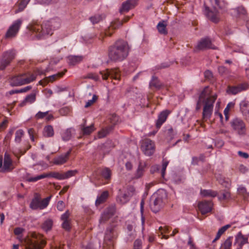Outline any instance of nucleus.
I'll list each match as a JSON object with an SVG mask.
<instances>
[{
  "label": "nucleus",
  "instance_id": "7c9ffc66",
  "mask_svg": "<svg viewBox=\"0 0 249 249\" xmlns=\"http://www.w3.org/2000/svg\"><path fill=\"white\" fill-rule=\"evenodd\" d=\"M66 71V70H65L64 72H58L55 74L52 75L48 77H46L44 80V85H47L50 82H53L57 78L62 77L64 75Z\"/></svg>",
  "mask_w": 249,
  "mask_h": 249
},
{
  "label": "nucleus",
  "instance_id": "6e6d98bb",
  "mask_svg": "<svg viewBox=\"0 0 249 249\" xmlns=\"http://www.w3.org/2000/svg\"><path fill=\"white\" fill-rule=\"evenodd\" d=\"M135 194V189L133 186H129L127 188V194H125L126 196L131 197Z\"/></svg>",
  "mask_w": 249,
  "mask_h": 249
},
{
  "label": "nucleus",
  "instance_id": "4d7b16f0",
  "mask_svg": "<svg viewBox=\"0 0 249 249\" xmlns=\"http://www.w3.org/2000/svg\"><path fill=\"white\" fill-rule=\"evenodd\" d=\"M238 192L239 195H242L244 196V199H246L248 196V195L247 193L246 189L244 187H239L238 188Z\"/></svg>",
  "mask_w": 249,
  "mask_h": 249
},
{
  "label": "nucleus",
  "instance_id": "aec40b11",
  "mask_svg": "<svg viewBox=\"0 0 249 249\" xmlns=\"http://www.w3.org/2000/svg\"><path fill=\"white\" fill-rule=\"evenodd\" d=\"M86 121L84 120V123L80 125V127L82 133L84 135H88L90 134L95 130L94 124H91L90 125L86 126Z\"/></svg>",
  "mask_w": 249,
  "mask_h": 249
},
{
  "label": "nucleus",
  "instance_id": "e433bc0d",
  "mask_svg": "<svg viewBox=\"0 0 249 249\" xmlns=\"http://www.w3.org/2000/svg\"><path fill=\"white\" fill-rule=\"evenodd\" d=\"M138 0H127L125 1V13L134 8L137 5Z\"/></svg>",
  "mask_w": 249,
  "mask_h": 249
},
{
  "label": "nucleus",
  "instance_id": "bf43d9fd",
  "mask_svg": "<svg viewBox=\"0 0 249 249\" xmlns=\"http://www.w3.org/2000/svg\"><path fill=\"white\" fill-rule=\"evenodd\" d=\"M85 78L91 79L95 81H97L99 79L98 75L96 73H89L85 76Z\"/></svg>",
  "mask_w": 249,
  "mask_h": 249
},
{
  "label": "nucleus",
  "instance_id": "473e14b6",
  "mask_svg": "<svg viewBox=\"0 0 249 249\" xmlns=\"http://www.w3.org/2000/svg\"><path fill=\"white\" fill-rule=\"evenodd\" d=\"M113 129V126L110 125L103 128L98 132V137L99 138H102L107 136L109 132Z\"/></svg>",
  "mask_w": 249,
  "mask_h": 249
},
{
  "label": "nucleus",
  "instance_id": "a19ab883",
  "mask_svg": "<svg viewBox=\"0 0 249 249\" xmlns=\"http://www.w3.org/2000/svg\"><path fill=\"white\" fill-rule=\"evenodd\" d=\"M145 163H142V162H140L139 165L138 166V168L137 169L136 175H135V178H140L143 174V169L144 168L145 166Z\"/></svg>",
  "mask_w": 249,
  "mask_h": 249
},
{
  "label": "nucleus",
  "instance_id": "1a4fd4ad",
  "mask_svg": "<svg viewBox=\"0 0 249 249\" xmlns=\"http://www.w3.org/2000/svg\"><path fill=\"white\" fill-rule=\"evenodd\" d=\"M22 23V20L21 19H18L15 21L7 30L5 34V38H9L15 37L19 31Z\"/></svg>",
  "mask_w": 249,
  "mask_h": 249
},
{
  "label": "nucleus",
  "instance_id": "4c0bfd02",
  "mask_svg": "<svg viewBox=\"0 0 249 249\" xmlns=\"http://www.w3.org/2000/svg\"><path fill=\"white\" fill-rule=\"evenodd\" d=\"M115 236L114 233V229L113 228H107L106 231L105 239L111 241Z\"/></svg>",
  "mask_w": 249,
  "mask_h": 249
},
{
  "label": "nucleus",
  "instance_id": "8fccbe9b",
  "mask_svg": "<svg viewBox=\"0 0 249 249\" xmlns=\"http://www.w3.org/2000/svg\"><path fill=\"white\" fill-rule=\"evenodd\" d=\"M12 164V160L10 157H4L3 168L6 170H8Z\"/></svg>",
  "mask_w": 249,
  "mask_h": 249
},
{
  "label": "nucleus",
  "instance_id": "ea45409f",
  "mask_svg": "<svg viewBox=\"0 0 249 249\" xmlns=\"http://www.w3.org/2000/svg\"><path fill=\"white\" fill-rule=\"evenodd\" d=\"M211 91L208 87H206L203 90L201 91L199 95V100H203L204 101L205 99L208 97L210 96Z\"/></svg>",
  "mask_w": 249,
  "mask_h": 249
},
{
  "label": "nucleus",
  "instance_id": "2f4dec72",
  "mask_svg": "<svg viewBox=\"0 0 249 249\" xmlns=\"http://www.w3.org/2000/svg\"><path fill=\"white\" fill-rule=\"evenodd\" d=\"M200 194L203 197H214L217 196L218 193L213 190L201 189Z\"/></svg>",
  "mask_w": 249,
  "mask_h": 249
},
{
  "label": "nucleus",
  "instance_id": "72a5a7b5",
  "mask_svg": "<svg viewBox=\"0 0 249 249\" xmlns=\"http://www.w3.org/2000/svg\"><path fill=\"white\" fill-rule=\"evenodd\" d=\"M81 56H70L68 57V63L70 65H75L82 60Z\"/></svg>",
  "mask_w": 249,
  "mask_h": 249
},
{
  "label": "nucleus",
  "instance_id": "f257e3e1",
  "mask_svg": "<svg viewBox=\"0 0 249 249\" xmlns=\"http://www.w3.org/2000/svg\"><path fill=\"white\" fill-rule=\"evenodd\" d=\"M60 25V20L58 18H54L45 21L41 25L38 24L31 25L29 26V29L32 32L33 37L40 39L44 38L46 35H52L53 31L58 29Z\"/></svg>",
  "mask_w": 249,
  "mask_h": 249
},
{
  "label": "nucleus",
  "instance_id": "c9c22d12",
  "mask_svg": "<svg viewBox=\"0 0 249 249\" xmlns=\"http://www.w3.org/2000/svg\"><path fill=\"white\" fill-rule=\"evenodd\" d=\"M231 227V225L228 224L221 227L218 231L216 237L213 240V242H214L220 238L221 236L229 228Z\"/></svg>",
  "mask_w": 249,
  "mask_h": 249
},
{
  "label": "nucleus",
  "instance_id": "680f3d73",
  "mask_svg": "<svg viewBox=\"0 0 249 249\" xmlns=\"http://www.w3.org/2000/svg\"><path fill=\"white\" fill-rule=\"evenodd\" d=\"M25 230L23 228L18 227L14 229V233L16 235H22V233Z\"/></svg>",
  "mask_w": 249,
  "mask_h": 249
},
{
  "label": "nucleus",
  "instance_id": "13d9d810",
  "mask_svg": "<svg viewBox=\"0 0 249 249\" xmlns=\"http://www.w3.org/2000/svg\"><path fill=\"white\" fill-rule=\"evenodd\" d=\"M97 99L98 96L95 94L93 95L92 99L88 100V101L86 103L85 106V107L88 108L90 106H91L94 103H95Z\"/></svg>",
  "mask_w": 249,
  "mask_h": 249
},
{
  "label": "nucleus",
  "instance_id": "5701e85b",
  "mask_svg": "<svg viewBox=\"0 0 249 249\" xmlns=\"http://www.w3.org/2000/svg\"><path fill=\"white\" fill-rule=\"evenodd\" d=\"M112 72V71L109 70L108 69L106 70L105 71H100V73L102 75V78L104 80L107 79L108 77H110L111 78H114L115 79H119L120 75L118 74H116L114 76Z\"/></svg>",
  "mask_w": 249,
  "mask_h": 249
},
{
  "label": "nucleus",
  "instance_id": "0e129e2a",
  "mask_svg": "<svg viewBox=\"0 0 249 249\" xmlns=\"http://www.w3.org/2000/svg\"><path fill=\"white\" fill-rule=\"evenodd\" d=\"M142 242L141 240L137 239L134 243V249H141Z\"/></svg>",
  "mask_w": 249,
  "mask_h": 249
},
{
  "label": "nucleus",
  "instance_id": "4468645a",
  "mask_svg": "<svg viewBox=\"0 0 249 249\" xmlns=\"http://www.w3.org/2000/svg\"><path fill=\"white\" fill-rule=\"evenodd\" d=\"M205 14L212 22L217 23L219 21V15L218 11L214 7L213 10H210L208 7H205Z\"/></svg>",
  "mask_w": 249,
  "mask_h": 249
},
{
  "label": "nucleus",
  "instance_id": "5fc2aeb1",
  "mask_svg": "<svg viewBox=\"0 0 249 249\" xmlns=\"http://www.w3.org/2000/svg\"><path fill=\"white\" fill-rule=\"evenodd\" d=\"M231 197V194L228 191H224L222 194V196H219L218 198L220 200H229Z\"/></svg>",
  "mask_w": 249,
  "mask_h": 249
},
{
  "label": "nucleus",
  "instance_id": "c03bdc74",
  "mask_svg": "<svg viewBox=\"0 0 249 249\" xmlns=\"http://www.w3.org/2000/svg\"><path fill=\"white\" fill-rule=\"evenodd\" d=\"M102 176L106 179H109L110 178L111 172V170L108 168H103L101 171Z\"/></svg>",
  "mask_w": 249,
  "mask_h": 249
},
{
  "label": "nucleus",
  "instance_id": "e2e57ef3",
  "mask_svg": "<svg viewBox=\"0 0 249 249\" xmlns=\"http://www.w3.org/2000/svg\"><path fill=\"white\" fill-rule=\"evenodd\" d=\"M62 228L66 231H69L71 229L70 220L64 221L62 224Z\"/></svg>",
  "mask_w": 249,
  "mask_h": 249
},
{
  "label": "nucleus",
  "instance_id": "f3484780",
  "mask_svg": "<svg viewBox=\"0 0 249 249\" xmlns=\"http://www.w3.org/2000/svg\"><path fill=\"white\" fill-rule=\"evenodd\" d=\"M171 111L168 109H166L161 111L158 115V118L156 123V126L157 128L159 129L162 124L166 121L168 115L170 114Z\"/></svg>",
  "mask_w": 249,
  "mask_h": 249
},
{
  "label": "nucleus",
  "instance_id": "9b49d317",
  "mask_svg": "<svg viewBox=\"0 0 249 249\" xmlns=\"http://www.w3.org/2000/svg\"><path fill=\"white\" fill-rule=\"evenodd\" d=\"M50 177L62 180V174L56 172H51L47 173H43L35 177L28 178H27V181L28 182H36L39 179Z\"/></svg>",
  "mask_w": 249,
  "mask_h": 249
},
{
  "label": "nucleus",
  "instance_id": "b1692460",
  "mask_svg": "<svg viewBox=\"0 0 249 249\" xmlns=\"http://www.w3.org/2000/svg\"><path fill=\"white\" fill-rule=\"evenodd\" d=\"M109 196V192L107 191H105L97 197L95 205L97 206L100 204L105 202Z\"/></svg>",
  "mask_w": 249,
  "mask_h": 249
},
{
  "label": "nucleus",
  "instance_id": "0eeeda50",
  "mask_svg": "<svg viewBox=\"0 0 249 249\" xmlns=\"http://www.w3.org/2000/svg\"><path fill=\"white\" fill-rule=\"evenodd\" d=\"M141 148L143 153L147 156H152L155 151V142L150 139L145 138L141 142Z\"/></svg>",
  "mask_w": 249,
  "mask_h": 249
},
{
  "label": "nucleus",
  "instance_id": "20e7f679",
  "mask_svg": "<svg viewBox=\"0 0 249 249\" xmlns=\"http://www.w3.org/2000/svg\"><path fill=\"white\" fill-rule=\"evenodd\" d=\"M36 78V76L34 74H31L29 76H27L26 74L23 73L12 77L10 79V83L13 87L19 86L29 84L34 81Z\"/></svg>",
  "mask_w": 249,
  "mask_h": 249
},
{
  "label": "nucleus",
  "instance_id": "a211bd4d",
  "mask_svg": "<svg viewBox=\"0 0 249 249\" xmlns=\"http://www.w3.org/2000/svg\"><path fill=\"white\" fill-rule=\"evenodd\" d=\"M30 0H19L15 4V13L17 14L22 11L27 6Z\"/></svg>",
  "mask_w": 249,
  "mask_h": 249
},
{
  "label": "nucleus",
  "instance_id": "f704fd0d",
  "mask_svg": "<svg viewBox=\"0 0 249 249\" xmlns=\"http://www.w3.org/2000/svg\"><path fill=\"white\" fill-rule=\"evenodd\" d=\"M149 85L150 87H154L157 89H160L162 86V84L159 80L158 77L155 76H152V79L150 82Z\"/></svg>",
  "mask_w": 249,
  "mask_h": 249
},
{
  "label": "nucleus",
  "instance_id": "6ab92c4d",
  "mask_svg": "<svg viewBox=\"0 0 249 249\" xmlns=\"http://www.w3.org/2000/svg\"><path fill=\"white\" fill-rule=\"evenodd\" d=\"M36 94L33 92L26 96L24 100L22 101L19 104L20 107H22L26 105L27 104H32L36 101Z\"/></svg>",
  "mask_w": 249,
  "mask_h": 249
},
{
  "label": "nucleus",
  "instance_id": "09e8293b",
  "mask_svg": "<svg viewBox=\"0 0 249 249\" xmlns=\"http://www.w3.org/2000/svg\"><path fill=\"white\" fill-rule=\"evenodd\" d=\"M71 137V133L70 129H67L62 134V139L64 141H68Z\"/></svg>",
  "mask_w": 249,
  "mask_h": 249
},
{
  "label": "nucleus",
  "instance_id": "de8ad7c7",
  "mask_svg": "<svg viewBox=\"0 0 249 249\" xmlns=\"http://www.w3.org/2000/svg\"><path fill=\"white\" fill-rule=\"evenodd\" d=\"M124 200V193L123 191L119 190V192L116 197V201L117 203L123 205Z\"/></svg>",
  "mask_w": 249,
  "mask_h": 249
},
{
  "label": "nucleus",
  "instance_id": "4be33fe9",
  "mask_svg": "<svg viewBox=\"0 0 249 249\" xmlns=\"http://www.w3.org/2000/svg\"><path fill=\"white\" fill-rule=\"evenodd\" d=\"M69 157H54L50 163L51 165H61L64 164L68 160Z\"/></svg>",
  "mask_w": 249,
  "mask_h": 249
},
{
  "label": "nucleus",
  "instance_id": "c756f323",
  "mask_svg": "<svg viewBox=\"0 0 249 249\" xmlns=\"http://www.w3.org/2000/svg\"><path fill=\"white\" fill-rule=\"evenodd\" d=\"M233 11L236 13L237 17L238 18H244L247 15V11L242 5L234 9Z\"/></svg>",
  "mask_w": 249,
  "mask_h": 249
},
{
  "label": "nucleus",
  "instance_id": "f8f14e48",
  "mask_svg": "<svg viewBox=\"0 0 249 249\" xmlns=\"http://www.w3.org/2000/svg\"><path fill=\"white\" fill-rule=\"evenodd\" d=\"M116 207L114 205H111L106 208L102 213L99 219L100 224L106 223L116 213Z\"/></svg>",
  "mask_w": 249,
  "mask_h": 249
},
{
  "label": "nucleus",
  "instance_id": "f03ea898",
  "mask_svg": "<svg viewBox=\"0 0 249 249\" xmlns=\"http://www.w3.org/2000/svg\"><path fill=\"white\" fill-rule=\"evenodd\" d=\"M124 41L123 39L117 40L108 48V57L110 60L117 62L124 59Z\"/></svg>",
  "mask_w": 249,
  "mask_h": 249
},
{
  "label": "nucleus",
  "instance_id": "c85d7f7f",
  "mask_svg": "<svg viewBox=\"0 0 249 249\" xmlns=\"http://www.w3.org/2000/svg\"><path fill=\"white\" fill-rule=\"evenodd\" d=\"M40 197L36 194L30 203V208L32 210L40 209Z\"/></svg>",
  "mask_w": 249,
  "mask_h": 249
},
{
  "label": "nucleus",
  "instance_id": "a878e982",
  "mask_svg": "<svg viewBox=\"0 0 249 249\" xmlns=\"http://www.w3.org/2000/svg\"><path fill=\"white\" fill-rule=\"evenodd\" d=\"M54 132L53 126L48 125L45 126L43 130V135L46 138L52 137L54 136Z\"/></svg>",
  "mask_w": 249,
  "mask_h": 249
},
{
  "label": "nucleus",
  "instance_id": "69168bd1",
  "mask_svg": "<svg viewBox=\"0 0 249 249\" xmlns=\"http://www.w3.org/2000/svg\"><path fill=\"white\" fill-rule=\"evenodd\" d=\"M70 213L69 211H67L64 213H63L61 217V219L62 221H68L70 220L69 218L70 216Z\"/></svg>",
  "mask_w": 249,
  "mask_h": 249
},
{
  "label": "nucleus",
  "instance_id": "052dcab7",
  "mask_svg": "<svg viewBox=\"0 0 249 249\" xmlns=\"http://www.w3.org/2000/svg\"><path fill=\"white\" fill-rule=\"evenodd\" d=\"M48 112L49 111L44 112L39 111L36 114L35 117L37 119H43L45 117L47 116V115L48 114Z\"/></svg>",
  "mask_w": 249,
  "mask_h": 249
},
{
  "label": "nucleus",
  "instance_id": "338daca9",
  "mask_svg": "<svg viewBox=\"0 0 249 249\" xmlns=\"http://www.w3.org/2000/svg\"><path fill=\"white\" fill-rule=\"evenodd\" d=\"M65 207V203L63 201H59L57 204V208L58 210L62 211Z\"/></svg>",
  "mask_w": 249,
  "mask_h": 249
},
{
  "label": "nucleus",
  "instance_id": "423d86ee",
  "mask_svg": "<svg viewBox=\"0 0 249 249\" xmlns=\"http://www.w3.org/2000/svg\"><path fill=\"white\" fill-rule=\"evenodd\" d=\"M164 205L165 202L163 197L160 194H154L152 196L150 199V207L153 212L155 213L159 212Z\"/></svg>",
  "mask_w": 249,
  "mask_h": 249
},
{
  "label": "nucleus",
  "instance_id": "7ed1b4c3",
  "mask_svg": "<svg viewBox=\"0 0 249 249\" xmlns=\"http://www.w3.org/2000/svg\"><path fill=\"white\" fill-rule=\"evenodd\" d=\"M233 237L230 236L225 240L224 242L221 245V248L223 249H242V247L246 244L248 243V238L244 236L241 232L238 233L235 236L234 242L232 245Z\"/></svg>",
  "mask_w": 249,
  "mask_h": 249
},
{
  "label": "nucleus",
  "instance_id": "58836bf2",
  "mask_svg": "<svg viewBox=\"0 0 249 249\" xmlns=\"http://www.w3.org/2000/svg\"><path fill=\"white\" fill-rule=\"evenodd\" d=\"M105 18L103 15H95L89 18L90 21L93 24L98 23Z\"/></svg>",
  "mask_w": 249,
  "mask_h": 249
},
{
  "label": "nucleus",
  "instance_id": "3c124183",
  "mask_svg": "<svg viewBox=\"0 0 249 249\" xmlns=\"http://www.w3.org/2000/svg\"><path fill=\"white\" fill-rule=\"evenodd\" d=\"M51 196H49L43 199L41 201L40 200V209H44L48 205L49 201L51 199Z\"/></svg>",
  "mask_w": 249,
  "mask_h": 249
},
{
  "label": "nucleus",
  "instance_id": "bb28decb",
  "mask_svg": "<svg viewBox=\"0 0 249 249\" xmlns=\"http://www.w3.org/2000/svg\"><path fill=\"white\" fill-rule=\"evenodd\" d=\"M124 19V16L123 17L121 20L119 19H115L113 21L110 26L108 28L109 31L113 30L114 29H118L121 27L123 25V21Z\"/></svg>",
  "mask_w": 249,
  "mask_h": 249
},
{
  "label": "nucleus",
  "instance_id": "a18cd8bd",
  "mask_svg": "<svg viewBox=\"0 0 249 249\" xmlns=\"http://www.w3.org/2000/svg\"><path fill=\"white\" fill-rule=\"evenodd\" d=\"M216 98L217 96L216 95L208 97L204 102V105H212V108H213V103L216 99Z\"/></svg>",
  "mask_w": 249,
  "mask_h": 249
},
{
  "label": "nucleus",
  "instance_id": "2eb2a0df",
  "mask_svg": "<svg viewBox=\"0 0 249 249\" xmlns=\"http://www.w3.org/2000/svg\"><path fill=\"white\" fill-rule=\"evenodd\" d=\"M249 85L246 83L238 84L236 86H229L228 92L232 94L235 95L241 91L248 89Z\"/></svg>",
  "mask_w": 249,
  "mask_h": 249
},
{
  "label": "nucleus",
  "instance_id": "ddd939ff",
  "mask_svg": "<svg viewBox=\"0 0 249 249\" xmlns=\"http://www.w3.org/2000/svg\"><path fill=\"white\" fill-rule=\"evenodd\" d=\"M25 242L26 243L25 249H42L46 244L45 241L43 240L38 241L27 239L25 240Z\"/></svg>",
  "mask_w": 249,
  "mask_h": 249
},
{
  "label": "nucleus",
  "instance_id": "393cba45",
  "mask_svg": "<svg viewBox=\"0 0 249 249\" xmlns=\"http://www.w3.org/2000/svg\"><path fill=\"white\" fill-rule=\"evenodd\" d=\"M166 26L167 24L165 21L162 20L161 21H160L157 26V28L159 33L161 35H167L168 31L167 30Z\"/></svg>",
  "mask_w": 249,
  "mask_h": 249
},
{
  "label": "nucleus",
  "instance_id": "79ce46f5",
  "mask_svg": "<svg viewBox=\"0 0 249 249\" xmlns=\"http://www.w3.org/2000/svg\"><path fill=\"white\" fill-rule=\"evenodd\" d=\"M53 223L51 219H48L42 224V228L46 231H50L52 229Z\"/></svg>",
  "mask_w": 249,
  "mask_h": 249
},
{
  "label": "nucleus",
  "instance_id": "dca6fc26",
  "mask_svg": "<svg viewBox=\"0 0 249 249\" xmlns=\"http://www.w3.org/2000/svg\"><path fill=\"white\" fill-rule=\"evenodd\" d=\"M213 203L211 201L203 200L198 204V208L202 214H205L212 211Z\"/></svg>",
  "mask_w": 249,
  "mask_h": 249
},
{
  "label": "nucleus",
  "instance_id": "cd10ccee",
  "mask_svg": "<svg viewBox=\"0 0 249 249\" xmlns=\"http://www.w3.org/2000/svg\"><path fill=\"white\" fill-rule=\"evenodd\" d=\"M213 108H212V105H204L202 113L203 119H208L210 118Z\"/></svg>",
  "mask_w": 249,
  "mask_h": 249
},
{
  "label": "nucleus",
  "instance_id": "774afa93",
  "mask_svg": "<svg viewBox=\"0 0 249 249\" xmlns=\"http://www.w3.org/2000/svg\"><path fill=\"white\" fill-rule=\"evenodd\" d=\"M167 137H169L170 140H172L174 138L175 133L172 128H170L168 129Z\"/></svg>",
  "mask_w": 249,
  "mask_h": 249
},
{
  "label": "nucleus",
  "instance_id": "603ef678",
  "mask_svg": "<svg viewBox=\"0 0 249 249\" xmlns=\"http://www.w3.org/2000/svg\"><path fill=\"white\" fill-rule=\"evenodd\" d=\"M218 70L219 73L223 76L228 75L230 73V70L223 66H219L218 68Z\"/></svg>",
  "mask_w": 249,
  "mask_h": 249
},
{
  "label": "nucleus",
  "instance_id": "6e6552de",
  "mask_svg": "<svg viewBox=\"0 0 249 249\" xmlns=\"http://www.w3.org/2000/svg\"><path fill=\"white\" fill-rule=\"evenodd\" d=\"M16 54V51L14 50H9L3 53L2 58L0 60V70H4L10 64L15 58Z\"/></svg>",
  "mask_w": 249,
  "mask_h": 249
},
{
  "label": "nucleus",
  "instance_id": "39448f33",
  "mask_svg": "<svg viewBox=\"0 0 249 249\" xmlns=\"http://www.w3.org/2000/svg\"><path fill=\"white\" fill-rule=\"evenodd\" d=\"M231 130L240 136H245L247 134V127L244 121L239 118H234L230 123Z\"/></svg>",
  "mask_w": 249,
  "mask_h": 249
},
{
  "label": "nucleus",
  "instance_id": "9d476101",
  "mask_svg": "<svg viewBox=\"0 0 249 249\" xmlns=\"http://www.w3.org/2000/svg\"><path fill=\"white\" fill-rule=\"evenodd\" d=\"M196 50H203L207 49H216V47L212 43L210 38L206 37L201 38L195 47Z\"/></svg>",
  "mask_w": 249,
  "mask_h": 249
},
{
  "label": "nucleus",
  "instance_id": "412c9836",
  "mask_svg": "<svg viewBox=\"0 0 249 249\" xmlns=\"http://www.w3.org/2000/svg\"><path fill=\"white\" fill-rule=\"evenodd\" d=\"M240 110L244 116L249 115V102L243 100L240 103Z\"/></svg>",
  "mask_w": 249,
  "mask_h": 249
},
{
  "label": "nucleus",
  "instance_id": "49530a36",
  "mask_svg": "<svg viewBox=\"0 0 249 249\" xmlns=\"http://www.w3.org/2000/svg\"><path fill=\"white\" fill-rule=\"evenodd\" d=\"M24 132L22 129L18 130L15 133V141L16 142L19 143L21 141V138L23 136Z\"/></svg>",
  "mask_w": 249,
  "mask_h": 249
},
{
  "label": "nucleus",
  "instance_id": "864d4df0",
  "mask_svg": "<svg viewBox=\"0 0 249 249\" xmlns=\"http://www.w3.org/2000/svg\"><path fill=\"white\" fill-rule=\"evenodd\" d=\"M169 163V161L167 160H166L163 159L162 161V168L161 171V177L164 178L165 174V171L167 167V166L168 165Z\"/></svg>",
  "mask_w": 249,
  "mask_h": 249
},
{
  "label": "nucleus",
  "instance_id": "37998d69",
  "mask_svg": "<svg viewBox=\"0 0 249 249\" xmlns=\"http://www.w3.org/2000/svg\"><path fill=\"white\" fill-rule=\"evenodd\" d=\"M77 173V171L74 170H69L66 172L62 174V180L69 178L71 177H73L76 175Z\"/></svg>",
  "mask_w": 249,
  "mask_h": 249
}]
</instances>
